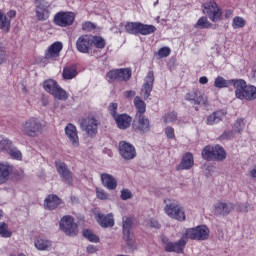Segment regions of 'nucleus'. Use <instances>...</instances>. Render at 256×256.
Instances as JSON below:
<instances>
[{"mask_svg": "<svg viewBox=\"0 0 256 256\" xmlns=\"http://www.w3.org/2000/svg\"><path fill=\"white\" fill-rule=\"evenodd\" d=\"M141 22H128L125 24L126 33L130 35H139V27Z\"/></svg>", "mask_w": 256, "mask_h": 256, "instance_id": "nucleus-36", "label": "nucleus"}, {"mask_svg": "<svg viewBox=\"0 0 256 256\" xmlns=\"http://www.w3.org/2000/svg\"><path fill=\"white\" fill-rule=\"evenodd\" d=\"M184 237L194 241H207L209 239V228L205 225L188 228L184 233Z\"/></svg>", "mask_w": 256, "mask_h": 256, "instance_id": "nucleus-7", "label": "nucleus"}, {"mask_svg": "<svg viewBox=\"0 0 256 256\" xmlns=\"http://www.w3.org/2000/svg\"><path fill=\"white\" fill-rule=\"evenodd\" d=\"M60 229L70 237H75V235L79 233V230L77 228V223H75V219L69 215L64 216L60 220Z\"/></svg>", "mask_w": 256, "mask_h": 256, "instance_id": "nucleus-10", "label": "nucleus"}, {"mask_svg": "<svg viewBox=\"0 0 256 256\" xmlns=\"http://www.w3.org/2000/svg\"><path fill=\"white\" fill-rule=\"evenodd\" d=\"M215 146H206L202 150V157L205 161H214L215 158Z\"/></svg>", "mask_w": 256, "mask_h": 256, "instance_id": "nucleus-37", "label": "nucleus"}, {"mask_svg": "<svg viewBox=\"0 0 256 256\" xmlns=\"http://www.w3.org/2000/svg\"><path fill=\"white\" fill-rule=\"evenodd\" d=\"M185 100L192 105H207V97L201 95L199 91L187 93Z\"/></svg>", "mask_w": 256, "mask_h": 256, "instance_id": "nucleus-25", "label": "nucleus"}, {"mask_svg": "<svg viewBox=\"0 0 256 256\" xmlns=\"http://www.w3.org/2000/svg\"><path fill=\"white\" fill-rule=\"evenodd\" d=\"M230 85H233V80H226L223 76H218L214 80V87L216 89H225Z\"/></svg>", "mask_w": 256, "mask_h": 256, "instance_id": "nucleus-33", "label": "nucleus"}, {"mask_svg": "<svg viewBox=\"0 0 256 256\" xmlns=\"http://www.w3.org/2000/svg\"><path fill=\"white\" fill-rule=\"evenodd\" d=\"M0 235L4 238L11 237L12 235L11 231L8 230V226L5 222L0 223Z\"/></svg>", "mask_w": 256, "mask_h": 256, "instance_id": "nucleus-48", "label": "nucleus"}, {"mask_svg": "<svg viewBox=\"0 0 256 256\" xmlns=\"http://www.w3.org/2000/svg\"><path fill=\"white\" fill-rule=\"evenodd\" d=\"M96 197L100 199V201H107V199H109V193L101 188H96Z\"/></svg>", "mask_w": 256, "mask_h": 256, "instance_id": "nucleus-49", "label": "nucleus"}, {"mask_svg": "<svg viewBox=\"0 0 256 256\" xmlns=\"http://www.w3.org/2000/svg\"><path fill=\"white\" fill-rule=\"evenodd\" d=\"M61 205V198L55 194H50L44 200V207L53 211V209H57Z\"/></svg>", "mask_w": 256, "mask_h": 256, "instance_id": "nucleus-28", "label": "nucleus"}, {"mask_svg": "<svg viewBox=\"0 0 256 256\" xmlns=\"http://www.w3.org/2000/svg\"><path fill=\"white\" fill-rule=\"evenodd\" d=\"M202 7L204 15H206L212 23H219V21H221V18L223 17V10L215 0H207Z\"/></svg>", "mask_w": 256, "mask_h": 256, "instance_id": "nucleus-3", "label": "nucleus"}, {"mask_svg": "<svg viewBox=\"0 0 256 256\" xmlns=\"http://www.w3.org/2000/svg\"><path fill=\"white\" fill-rule=\"evenodd\" d=\"M34 246L38 251H51L53 243L51 242V240L38 237L34 240Z\"/></svg>", "mask_w": 256, "mask_h": 256, "instance_id": "nucleus-30", "label": "nucleus"}, {"mask_svg": "<svg viewBox=\"0 0 256 256\" xmlns=\"http://www.w3.org/2000/svg\"><path fill=\"white\" fill-rule=\"evenodd\" d=\"M133 128L136 129L137 131H140V133H149L151 129L149 119H147L145 115L139 114L138 116H136L134 120Z\"/></svg>", "mask_w": 256, "mask_h": 256, "instance_id": "nucleus-20", "label": "nucleus"}, {"mask_svg": "<svg viewBox=\"0 0 256 256\" xmlns=\"http://www.w3.org/2000/svg\"><path fill=\"white\" fill-rule=\"evenodd\" d=\"M107 79L110 82L113 81H129L131 79V69L129 68H120L110 70L107 73Z\"/></svg>", "mask_w": 256, "mask_h": 256, "instance_id": "nucleus-12", "label": "nucleus"}, {"mask_svg": "<svg viewBox=\"0 0 256 256\" xmlns=\"http://www.w3.org/2000/svg\"><path fill=\"white\" fill-rule=\"evenodd\" d=\"M0 29L5 33H9V30L11 29V20H9L7 16H5L3 12H1V10H0Z\"/></svg>", "mask_w": 256, "mask_h": 256, "instance_id": "nucleus-39", "label": "nucleus"}, {"mask_svg": "<svg viewBox=\"0 0 256 256\" xmlns=\"http://www.w3.org/2000/svg\"><path fill=\"white\" fill-rule=\"evenodd\" d=\"M195 110H196V111H199V108L196 107Z\"/></svg>", "mask_w": 256, "mask_h": 256, "instance_id": "nucleus-63", "label": "nucleus"}, {"mask_svg": "<svg viewBox=\"0 0 256 256\" xmlns=\"http://www.w3.org/2000/svg\"><path fill=\"white\" fill-rule=\"evenodd\" d=\"M83 237L90 241V243H99V237L89 229L83 231Z\"/></svg>", "mask_w": 256, "mask_h": 256, "instance_id": "nucleus-45", "label": "nucleus"}, {"mask_svg": "<svg viewBox=\"0 0 256 256\" xmlns=\"http://www.w3.org/2000/svg\"><path fill=\"white\" fill-rule=\"evenodd\" d=\"M91 35H82L76 41V48L79 53H89L91 51Z\"/></svg>", "mask_w": 256, "mask_h": 256, "instance_id": "nucleus-23", "label": "nucleus"}, {"mask_svg": "<svg viewBox=\"0 0 256 256\" xmlns=\"http://www.w3.org/2000/svg\"><path fill=\"white\" fill-rule=\"evenodd\" d=\"M199 83H200L201 85H207V83H209V79H208L206 76H202V77H200V79H199Z\"/></svg>", "mask_w": 256, "mask_h": 256, "instance_id": "nucleus-60", "label": "nucleus"}, {"mask_svg": "<svg viewBox=\"0 0 256 256\" xmlns=\"http://www.w3.org/2000/svg\"><path fill=\"white\" fill-rule=\"evenodd\" d=\"M16 15H17V12L15 10H10L7 12L6 19H8V21H11L13 17H15Z\"/></svg>", "mask_w": 256, "mask_h": 256, "instance_id": "nucleus-56", "label": "nucleus"}, {"mask_svg": "<svg viewBox=\"0 0 256 256\" xmlns=\"http://www.w3.org/2000/svg\"><path fill=\"white\" fill-rule=\"evenodd\" d=\"M153 83H155V76L153 71H150L148 72L141 89V96L144 100L149 99L151 96V92L153 91Z\"/></svg>", "mask_w": 256, "mask_h": 256, "instance_id": "nucleus-18", "label": "nucleus"}, {"mask_svg": "<svg viewBox=\"0 0 256 256\" xmlns=\"http://www.w3.org/2000/svg\"><path fill=\"white\" fill-rule=\"evenodd\" d=\"M61 51H63V43L56 41L47 48L44 57L48 61H57L61 55Z\"/></svg>", "mask_w": 256, "mask_h": 256, "instance_id": "nucleus-16", "label": "nucleus"}, {"mask_svg": "<svg viewBox=\"0 0 256 256\" xmlns=\"http://www.w3.org/2000/svg\"><path fill=\"white\" fill-rule=\"evenodd\" d=\"M7 61V54L5 48L0 44V65H3Z\"/></svg>", "mask_w": 256, "mask_h": 256, "instance_id": "nucleus-53", "label": "nucleus"}, {"mask_svg": "<svg viewBox=\"0 0 256 256\" xmlns=\"http://www.w3.org/2000/svg\"><path fill=\"white\" fill-rule=\"evenodd\" d=\"M244 99L246 101H253L256 99V87L249 85L248 88H246V92H244Z\"/></svg>", "mask_w": 256, "mask_h": 256, "instance_id": "nucleus-43", "label": "nucleus"}, {"mask_svg": "<svg viewBox=\"0 0 256 256\" xmlns=\"http://www.w3.org/2000/svg\"><path fill=\"white\" fill-rule=\"evenodd\" d=\"M36 17L38 21L49 19V2L47 0H36Z\"/></svg>", "mask_w": 256, "mask_h": 256, "instance_id": "nucleus-17", "label": "nucleus"}, {"mask_svg": "<svg viewBox=\"0 0 256 256\" xmlns=\"http://www.w3.org/2000/svg\"><path fill=\"white\" fill-rule=\"evenodd\" d=\"M97 221L99 225L107 229V227H113L115 225V220L113 219V214L109 213L107 215L98 213Z\"/></svg>", "mask_w": 256, "mask_h": 256, "instance_id": "nucleus-29", "label": "nucleus"}, {"mask_svg": "<svg viewBox=\"0 0 256 256\" xmlns=\"http://www.w3.org/2000/svg\"><path fill=\"white\" fill-rule=\"evenodd\" d=\"M148 225L150 227H154V229H160L161 228V224L155 219H150Z\"/></svg>", "mask_w": 256, "mask_h": 256, "instance_id": "nucleus-55", "label": "nucleus"}, {"mask_svg": "<svg viewBox=\"0 0 256 256\" xmlns=\"http://www.w3.org/2000/svg\"><path fill=\"white\" fill-rule=\"evenodd\" d=\"M117 103H111L109 105V111L113 117V119L115 120L118 129H129V127L131 126V121L132 118L131 116L127 115V114H117Z\"/></svg>", "mask_w": 256, "mask_h": 256, "instance_id": "nucleus-8", "label": "nucleus"}, {"mask_svg": "<svg viewBox=\"0 0 256 256\" xmlns=\"http://www.w3.org/2000/svg\"><path fill=\"white\" fill-rule=\"evenodd\" d=\"M78 125L80 126L81 131L86 133L88 137H95L98 133L99 121L93 115L80 118L78 120Z\"/></svg>", "mask_w": 256, "mask_h": 256, "instance_id": "nucleus-2", "label": "nucleus"}, {"mask_svg": "<svg viewBox=\"0 0 256 256\" xmlns=\"http://www.w3.org/2000/svg\"><path fill=\"white\" fill-rule=\"evenodd\" d=\"M75 22V13L73 12H58L54 16V23L58 27H70Z\"/></svg>", "mask_w": 256, "mask_h": 256, "instance_id": "nucleus-13", "label": "nucleus"}, {"mask_svg": "<svg viewBox=\"0 0 256 256\" xmlns=\"http://www.w3.org/2000/svg\"><path fill=\"white\" fill-rule=\"evenodd\" d=\"M0 150L6 151L12 159H17L18 161H21L23 157L21 151L17 150L15 146H13V142L3 135H0Z\"/></svg>", "mask_w": 256, "mask_h": 256, "instance_id": "nucleus-9", "label": "nucleus"}, {"mask_svg": "<svg viewBox=\"0 0 256 256\" xmlns=\"http://www.w3.org/2000/svg\"><path fill=\"white\" fill-rule=\"evenodd\" d=\"M161 241L167 253H183L185 245H187L185 234L176 242H171L167 236H162Z\"/></svg>", "mask_w": 256, "mask_h": 256, "instance_id": "nucleus-6", "label": "nucleus"}, {"mask_svg": "<svg viewBox=\"0 0 256 256\" xmlns=\"http://www.w3.org/2000/svg\"><path fill=\"white\" fill-rule=\"evenodd\" d=\"M225 159H227L225 149L219 145L214 146V161H225Z\"/></svg>", "mask_w": 256, "mask_h": 256, "instance_id": "nucleus-38", "label": "nucleus"}, {"mask_svg": "<svg viewBox=\"0 0 256 256\" xmlns=\"http://www.w3.org/2000/svg\"><path fill=\"white\" fill-rule=\"evenodd\" d=\"M87 253H97V247L95 245H89L86 248Z\"/></svg>", "mask_w": 256, "mask_h": 256, "instance_id": "nucleus-57", "label": "nucleus"}, {"mask_svg": "<svg viewBox=\"0 0 256 256\" xmlns=\"http://www.w3.org/2000/svg\"><path fill=\"white\" fill-rule=\"evenodd\" d=\"M235 209V204L231 202L218 201L213 205L214 215L220 217H227Z\"/></svg>", "mask_w": 256, "mask_h": 256, "instance_id": "nucleus-15", "label": "nucleus"}, {"mask_svg": "<svg viewBox=\"0 0 256 256\" xmlns=\"http://www.w3.org/2000/svg\"><path fill=\"white\" fill-rule=\"evenodd\" d=\"M120 197L123 201H127V199H131V197H133V194L131 193V191L129 189H123L121 191Z\"/></svg>", "mask_w": 256, "mask_h": 256, "instance_id": "nucleus-51", "label": "nucleus"}, {"mask_svg": "<svg viewBox=\"0 0 256 256\" xmlns=\"http://www.w3.org/2000/svg\"><path fill=\"white\" fill-rule=\"evenodd\" d=\"M100 180L103 187H105V189H108V191H115V189H117V179L114 178L113 175L102 173L100 175Z\"/></svg>", "mask_w": 256, "mask_h": 256, "instance_id": "nucleus-26", "label": "nucleus"}, {"mask_svg": "<svg viewBox=\"0 0 256 256\" xmlns=\"http://www.w3.org/2000/svg\"><path fill=\"white\" fill-rule=\"evenodd\" d=\"M134 95H135V91H133V90H128V91L124 92V96H125L127 99L133 98Z\"/></svg>", "mask_w": 256, "mask_h": 256, "instance_id": "nucleus-59", "label": "nucleus"}, {"mask_svg": "<svg viewBox=\"0 0 256 256\" xmlns=\"http://www.w3.org/2000/svg\"><path fill=\"white\" fill-rule=\"evenodd\" d=\"M247 25V20L241 16H235L232 20L233 29H243Z\"/></svg>", "mask_w": 256, "mask_h": 256, "instance_id": "nucleus-42", "label": "nucleus"}, {"mask_svg": "<svg viewBox=\"0 0 256 256\" xmlns=\"http://www.w3.org/2000/svg\"><path fill=\"white\" fill-rule=\"evenodd\" d=\"M3 217V210L0 209V219Z\"/></svg>", "mask_w": 256, "mask_h": 256, "instance_id": "nucleus-62", "label": "nucleus"}, {"mask_svg": "<svg viewBox=\"0 0 256 256\" xmlns=\"http://www.w3.org/2000/svg\"><path fill=\"white\" fill-rule=\"evenodd\" d=\"M163 123H175L177 121V114L173 111L167 112L162 117Z\"/></svg>", "mask_w": 256, "mask_h": 256, "instance_id": "nucleus-46", "label": "nucleus"}, {"mask_svg": "<svg viewBox=\"0 0 256 256\" xmlns=\"http://www.w3.org/2000/svg\"><path fill=\"white\" fill-rule=\"evenodd\" d=\"M233 10L232 9H228L225 11L224 17L225 19H231L233 17Z\"/></svg>", "mask_w": 256, "mask_h": 256, "instance_id": "nucleus-58", "label": "nucleus"}, {"mask_svg": "<svg viewBox=\"0 0 256 256\" xmlns=\"http://www.w3.org/2000/svg\"><path fill=\"white\" fill-rule=\"evenodd\" d=\"M232 85L235 89V97L240 100L245 99V93L249 88L247 82L243 79H232Z\"/></svg>", "mask_w": 256, "mask_h": 256, "instance_id": "nucleus-22", "label": "nucleus"}, {"mask_svg": "<svg viewBox=\"0 0 256 256\" xmlns=\"http://www.w3.org/2000/svg\"><path fill=\"white\" fill-rule=\"evenodd\" d=\"M134 105H135V108L137 109L136 116L143 115V113H145L147 109V104H145V101H143L141 97L136 96L134 98Z\"/></svg>", "mask_w": 256, "mask_h": 256, "instance_id": "nucleus-35", "label": "nucleus"}, {"mask_svg": "<svg viewBox=\"0 0 256 256\" xmlns=\"http://www.w3.org/2000/svg\"><path fill=\"white\" fill-rule=\"evenodd\" d=\"M119 155L125 161H131L137 157V150L135 149V146H133V144L126 141H120Z\"/></svg>", "mask_w": 256, "mask_h": 256, "instance_id": "nucleus-11", "label": "nucleus"}, {"mask_svg": "<svg viewBox=\"0 0 256 256\" xmlns=\"http://www.w3.org/2000/svg\"><path fill=\"white\" fill-rule=\"evenodd\" d=\"M155 31H157V28L154 25H147V24L140 23L138 34L151 35L152 33H155Z\"/></svg>", "mask_w": 256, "mask_h": 256, "instance_id": "nucleus-40", "label": "nucleus"}, {"mask_svg": "<svg viewBox=\"0 0 256 256\" xmlns=\"http://www.w3.org/2000/svg\"><path fill=\"white\" fill-rule=\"evenodd\" d=\"M11 166L9 164L0 163V185L9 181V175H11Z\"/></svg>", "mask_w": 256, "mask_h": 256, "instance_id": "nucleus-32", "label": "nucleus"}, {"mask_svg": "<svg viewBox=\"0 0 256 256\" xmlns=\"http://www.w3.org/2000/svg\"><path fill=\"white\" fill-rule=\"evenodd\" d=\"M65 135L69 139L73 147H79V134L77 132V126L73 123H69L64 128Z\"/></svg>", "mask_w": 256, "mask_h": 256, "instance_id": "nucleus-21", "label": "nucleus"}, {"mask_svg": "<svg viewBox=\"0 0 256 256\" xmlns=\"http://www.w3.org/2000/svg\"><path fill=\"white\" fill-rule=\"evenodd\" d=\"M62 77L65 80L75 79L77 77V67L69 66L63 69Z\"/></svg>", "mask_w": 256, "mask_h": 256, "instance_id": "nucleus-34", "label": "nucleus"}, {"mask_svg": "<svg viewBox=\"0 0 256 256\" xmlns=\"http://www.w3.org/2000/svg\"><path fill=\"white\" fill-rule=\"evenodd\" d=\"M91 45H94L97 49H105V39L101 36H91Z\"/></svg>", "mask_w": 256, "mask_h": 256, "instance_id": "nucleus-44", "label": "nucleus"}, {"mask_svg": "<svg viewBox=\"0 0 256 256\" xmlns=\"http://www.w3.org/2000/svg\"><path fill=\"white\" fill-rule=\"evenodd\" d=\"M236 210L240 211V213H248V211H251V206L247 203L240 204L236 207Z\"/></svg>", "mask_w": 256, "mask_h": 256, "instance_id": "nucleus-50", "label": "nucleus"}, {"mask_svg": "<svg viewBox=\"0 0 256 256\" xmlns=\"http://www.w3.org/2000/svg\"><path fill=\"white\" fill-rule=\"evenodd\" d=\"M43 89L53 95L55 99H59L60 101H67L68 95L67 92L57 84V81L53 79H48L43 83Z\"/></svg>", "mask_w": 256, "mask_h": 256, "instance_id": "nucleus-5", "label": "nucleus"}, {"mask_svg": "<svg viewBox=\"0 0 256 256\" xmlns=\"http://www.w3.org/2000/svg\"><path fill=\"white\" fill-rule=\"evenodd\" d=\"M245 119H237L233 125V130H226L223 132V134L220 136V139H232V137H235V133H241L243 129H245Z\"/></svg>", "mask_w": 256, "mask_h": 256, "instance_id": "nucleus-19", "label": "nucleus"}, {"mask_svg": "<svg viewBox=\"0 0 256 256\" xmlns=\"http://www.w3.org/2000/svg\"><path fill=\"white\" fill-rule=\"evenodd\" d=\"M83 31H93L95 29V24L91 22H85L82 24Z\"/></svg>", "mask_w": 256, "mask_h": 256, "instance_id": "nucleus-54", "label": "nucleus"}, {"mask_svg": "<svg viewBox=\"0 0 256 256\" xmlns=\"http://www.w3.org/2000/svg\"><path fill=\"white\" fill-rule=\"evenodd\" d=\"M194 27L195 29H211V27H213V24L209 22L207 17H201L194 25Z\"/></svg>", "mask_w": 256, "mask_h": 256, "instance_id": "nucleus-41", "label": "nucleus"}, {"mask_svg": "<svg viewBox=\"0 0 256 256\" xmlns=\"http://www.w3.org/2000/svg\"><path fill=\"white\" fill-rule=\"evenodd\" d=\"M193 165H195L193 154L190 152H187L186 154L183 155L182 160L178 165L177 169L178 171H189V169H191Z\"/></svg>", "mask_w": 256, "mask_h": 256, "instance_id": "nucleus-27", "label": "nucleus"}, {"mask_svg": "<svg viewBox=\"0 0 256 256\" xmlns=\"http://www.w3.org/2000/svg\"><path fill=\"white\" fill-rule=\"evenodd\" d=\"M123 239L126 240L130 247H133V238L131 237V228L133 227V220L129 217L123 218Z\"/></svg>", "mask_w": 256, "mask_h": 256, "instance_id": "nucleus-24", "label": "nucleus"}, {"mask_svg": "<svg viewBox=\"0 0 256 256\" xmlns=\"http://www.w3.org/2000/svg\"><path fill=\"white\" fill-rule=\"evenodd\" d=\"M223 117H225V111H216L210 114L206 119L207 125H217L220 121H223Z\"/></svg>", "mask_w": 256, "mask_h": 256, "instance_id": "nucleus-31", "label": "nucleus"}, {"mask_svg": "<svg viewBox=\"0 0 256 256\" xmlns=\"http://www.w3.org/2000/svg\"><path fill=\"white\" fill-rule=\"evenodd\" d=\"M250 175H251L252 179H255V181H256V168H254L250 171Z\"/></svg>", "mask_w": 256, "mask_h": 256, "instance_id": "nucleus-61", "label": "nucleus"}, {"mask_svg": "<svg viewBox=\"0 0 256 256\" xmlns=\"http://www.w3.org/2000/svg\"><path fill=\"white\" fill-rule=\"evenodd\" d=\"M45 124L37 117H30L21 124V131L27 137L43 135Z\"/></svg>", "mask_w": 256, "mask_h": 256, "instance_id": "nucleus-1", "label": "nucleus"}, {"mask_svg": "<svg viewBox=\"0 0 256 256\" xmlns=\"http://www.w3.org/2000/svg\"><path fill=\"white\" fill-rule=\"evenodd\" d=\"M56 170L57 173L60 175L61 179L66 183V185H72L73 184V173L69 168L67 167V164L62 161H56Z\"/></svg>", "mask_w": 256, "mask_h": 256, "instance_id": "nucleus-14", "label": "nucleus"}, {"mask_svg": "<svg viewBox=\"0 0 256 256\" xmlns=\"http://www.w3.org/2000/svg\"><path fill=\"white\" fill-rule=\"evenodd\" d=\"M157 55L159 59H165V57H169L171 55V48L165 46L158 50Z\"/></svg>", "mask_w": 256, "mask_h": 256, "instance_id": "nucleus-47", "label": "nucleus"}, {"mask_svg": "<svg viewBox=\"0 0 256 256\" xmlns=\"http://www.w3.org/2000/svg\"><path fill=\"white\" fill-rule=\"evenodd\" d=\"M164 213L170 217V219H175L176 221H185V208L177 200H173L166 204L164 207Z\"/></svg>", "mask_w": 256, "mask_h": 256, "instance_id": "nucleus-4", "label": "nucleus"}, {"mask_svg": "<svg viewBox=\"0 0 256 256\" xmlns=\"http://www.w3.org/2000/svg\"><path fill=\"white\" fill-rule=\"evenodd\" d=\"M165 135L168 139H175V129L173 127L168 126L165 128Z\"/></svg>", "mask_w": 256, "mask_h": 256, "instance_id": "nucleus-52", "label": "nucleus"}]
</instances>
